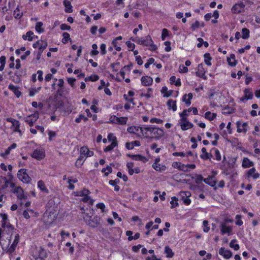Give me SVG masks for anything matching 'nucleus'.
<instances>
[{"label": "nucleus", "instance_id": "1", "mask_svg": "<svg viewBox=\"0 0 260 260\" xmlns=\"http://www.w3.org/2000/svg\"><path fill=\"white\" fill-rule=\"evenodd\" d=\"M140 131L143 136L150 139H159L164 135L163 129L153 125L142 126Z\"/></svg>", "mask_w": 260, "mask_h": 260}, {"label": "nucleus", "instance_id": "2", "mask_svg": "<svg viewBox=\"0 0 260 260\" xmlns=\"http://www.w3.org/2000/svg\"><path fill=\"white\" fill-rule=\"evenodd\" d=\"M131 40L133 42H135L140 45H142L145 46H149V49L150 51H155L157 49V46L154 44L151 38V37L149 35L144 37V38H131Z\"/></svg>", "mask_w": 260, "mask_h": 260}, {"label": "nucleus", "instance_id": "3", "mask_svg": "<svg viewBox=\"0 0 260 260\" xmlns=\"http://www.w3.org/2000/svg\"><path fill=\"white\" fill-rule=\"evenodd\" d=\"M47 46V43L44 40H39L33 44V47L38 49V51L34 52L36 59L38 60L40 59L41 54Z\"/></svg>", "mask_w": 260, "mask_h": 260}, {"label": "nucleus", "instance_id": "4", "mask_svg": "<svg viewBox=\"0 0 260 260\" xmlns=\"http://www.w3.org/2000/svg\"><path fill=\"white\" fill-rule=\"evenodd\" d=\"M18 178L23 183H28L31 180V178L26 173V170L25 169H20L17 173Z\"/></svg>", "mask_w": 260, "mask_h": 260}, {"label": "nucleus", "instance_id": "5", "mask_svg": "<svg viewBox=\"0 0 260 260\" xmlns=\"http://www.w3.org/2000/svg\"><path fill=\"white\" fill-rule=\"evenodd\" d=\"M39 112L38 111H36L33 114L24 117V120L25 122L27 123L30 126H32L34 125V123L39 118Z\"/></svg>", "mask_w": 260, "mask_h": 260}, {"label": "nucleus", "instance_id": "6", "mask_svg": "<svg viewBox=\"0 0 260 260\" xmlns=\"http://www.w3.org/2000/svg\"><path fill=\"white\" fill-rule=\"evenodd\" d=\"M245 5L242 2L235 4L232 8L231 11L233 14H240L244 12Z\"/></svg>", "mask_w": 260, "mask_h": 260}, {"label": "nucleus", "instance_id": "7", "mask_svg": "<svg viewBox=\"0 0 260 260\" xmlns=\"http://www.w3.org/2000/svg\"><path fill=\"white\" fill-rule=\"evenodd\" d=\"M7 121L12 124L11 129H12L14 132H18L20 136L22 135V132L20 129V124L19 121L10 117L7 118Z\"/></svg>", "mask_w": 260, "mask_h": 260}, {"label": "nucleus", "instance_id": "8", "mask_svg": "<svg viewBox=\"0 0 260 260\" xmlns=\"http://www.w3.org/2000/svg\"><path fill=\"white\" fill-rule=\"evenodd\" d=\"M0 216L2 218V226L3 228L7 227L9 230L12 231L14 230V227L10 223H7L8 216L6 214L1 213Z\"/></svg>", "mask_w": 260, "mask_h": 260}, {"label": "nucleus", "instance_id": "9", "mask_svg": "<svg viewBox=\"0 0 260 260\" xmlns=\"http://www.w3.org/2000/svg\"><path fill=\"white\" fill-rule=\"evenodd\" d=\"M216 175L215 172H212V175L207 178H204V182L212 187H215L217 183L215 176Z\"/></svg>", "mask_w": 260, "mask_h": 260}, {"label": "nucleus", "instance_id": "10", "mask_svg": "<svg viewBox=\"0 0 260 260\" xmlns=\"http://www.w3.org/2000/svg\"><path fill=\"white\" fill-rule=\"evenodd\" d=\"M110 120L112 123L123 125L126 124L127 120V118L117 117L116 116H112L111 117Z\"/></svg>", "mask_w": 260, "mask_h": 260}, {"label": "nucleus", "instance_id": "11", "mask_svg": "<svg viewBox=\"0 0 260 260\" xmlns=\"http://www.w3.org/2000/svg\"><path fill=\"white\" fill-rule=\"evenodd\" d=\"M45 152L43 149H37L34 151L31 156L38 160H41L45 157Z\"/></svg>", "mask_w": 260, "mask_h": 260}, {"label": "nucleus", "instance_id": "12", "mask_svg": "<svg viewBox=\"0 0 260 260\" xmlns=\"http://www.w3.org/2000/svg\"><path fill=\"white\" fill-rule=\"evenodd\" d=\"M13 192L14 193H16L17 197V198L20 200H26L27 199V196L24 194V191L23 189L20 186H18L16 187Z\"/></svg>", "mask_w": 260, "mask_h": 260}, {"label": "nucleus", "instance_id": "13", "mask_svg": "<svg viewBox=\"0 0 260 260\" xmlns=\"http://www.w3.org/2000/svg\"><path fill=\"white\" fill-rule=\"evenodd\" d=\"M237 132L238 133H246L247 131L248 123L247 122H244L242 124L240 121L237 122Z\"/></svg>", "mask_w": 260, "mask_h": 260}, {"label": "nucleus", "instance_id": "14", "mask_svg": "<svg viewBox=\"0 0 260 260\" xmlns=\"http://www.w3.org/2000/svg\"><path fill=\"white\" fill-rule=\"evenodd\" d=\"M219 254L226 259L230 258L232 255V253L230 250L225 249L223 247L219 249Z\"/></svg>", "mask_w": 260, "mask_h": 260}, {"label": "nucleus", "instance_id": "15", "mask_svg": "<svg viewBox=\"0 0 260 260\" xmlns=\"http://www.w3.org/2000/svg\"><path fill=\"white\" fill-rule=\"evenodd\" d=\"M2 180L0 181V189L3 190L7 188L10 183V180H8L5 177H1L0 178Z\"/></svg>", "mask_w": 260, "mask_h": 260}, {"label": "nucleus", "instance_id": "16", "mask_svg": "<svg viewBox=\"0 0 260 260\" xmlns=\"http://www.w3.org/2000/svg\"><path fill=\"white\" fill-rule=\"evenodd\" d=\"M221 233L222 235L228 234H230L232 231L231 226H227L225 223H222L220 225Z\"/></svg>", "mask_w": 260, "mask_h": 260}, {"label": "nucleus", "instance_id": "17", "mask_svg": "<svg viewBox=\"0 0 260 260\" xmlns=\"http://www.w3.org/2000/svg\"><path fill=\"white\" fill-rule=\"evenodd\" d=\"M141 82L144 86H149L152 84L153 79L149 76H143L141 78Z\"/></svg>", "mask_w": 260, "mask_h": 260}, {"label": "nucleus", "instance_id": "18", "mask_svg": "<svg viewBox=\"0 0 260 260\" xmlns=\"http://www.w3.org/2000/svg\"><path fill=\"white\" fill-rule=\"evenodd\" d=\"M247 176L248 177H252L254 179H256L259 177V174L256 172V170L254 168H252L248 171Z\"/></svg>", "mask_w": 260, "mask_h": 260}, {"label": "nucleus", "instance_id": "19", "mask_svg": "<svg viewBox=\"0 0 260 260\" xmlns=\"http://www.w3.org/2000/svg\"><path fill=\"white\" fill-rule=\"evenodd\" d=\"M127 156L134 160H140L144 162L147 161V159L141 155L139 154H128Z\"/></svg>", "mask_w": 260, "mask_h": 260}, {"label": "nucleus", "instance_id": "20", "mask_svg": "<svg viewBox=\"0 0 260 260\" xmlns=\"http://www.w3.org/2000/svg\"><path fill=\"white\" fill-rule=\"evenodd\" d=\"M198 77L203 78L204 79H206V77H204L205 74V71L203 68V65L201 63L198 65V71L196 73Z\"/></svg>", "mask_w": 260, "mask_h": 260}, {"label": "nucleus", "instance_id": "21", "mask_svg": "<svg viewBox=\"0 0 260 260\" xmlns=\"http://www.w3.org/2000/svg\"><path fill=\"white\" fill-rule=\"evenodd\" d=\"M189 194L190 193L189 192L182 191L180 192V194L182 197L183 203L186 205H189L191 203L190 200L187 198L188 194Z\"/></svg>", "mask_w": 260, "mask_h": 260}, {"label": "nucleus", "instance_id": "22", "mask_svg": "<svg viewBox=\"0 0 260 260\" xmlns=\"http://www.w3.org/2000/svg\"><path fill=\"white\" fill-rule=\"evenodd\" d=\"M141 145L140 142L139 141H134L132 142H127L125 144V147L128 149L131 150L133 149L134 147L136 146H140Z\"/></svg>", "mask_w": 260, "mask_h": 260}, {"label": "nucleus", "instance_id": "23", "mask_svg": "<svg viewBox=\"0 0 260 260\" xmlns=\"http://www.w3.org/2000/svg\"><path fill=\"white\" fill-rule=\"evenodd\" d=\"M254 163L250 161L247 157H244L242 161V166L244 168H247L253 166Z\"/></svg>", "mask_w": 260, "mask_h": 260}, {"label": "nucleus", "instance_id": "24", "mask_svg": "<svg viewBox=\"0 0 260 260\" xmlns=\"http://www.w3.org/2000/svg\"><path fill=\"white\" fill-rule=\"evenodd\" d=\"M38 187L43 193L46 194H48L49 193V190L46 187L43 181L40 180L38 182Z\"/></svg>", "mask_w": 260, "mask_h": 260}, {"label": "nucleus", "instance_id": "25", "mask_svg": "<svg viewBox=\"0 0 260 260\" xmlns=\"http://www.w3.org/2000/svg\"><path fill=\"white\" fill-rule=\"evenodd\" d=\"M141 127L140 126H131L127 128V131L129 133L136 135L138 137H140V136L138 134V132Z\"/></svg>", "mask_w": 260, "mask_h": 260}, {"label": "nucleus", "instance_id": "26", "mask_svg": "<svg viewBox=\"0 0 260 260\" xmlns=\"http://www.w3.org/2000/svg\"><path fill=\"white\" fill-rule=\"evenodd\" d=\"M173 166L175 168H178L179 170L184 172L189 171V170L186 169V166L185 165L182 164L179 162H176L175 164H173Z\"/></svg>", "mask_w": 260, "mask_h": 260}, {"label": "nucleus", "instance_id": "27", "mask_svg": "<svg viewBox=\"0 0 260 260\" xmlns=\"http://www.w3.org/2000/svg\"><path fill=\"white\" fill-rule=\"evenodd\" d=\"M167 106L169 109H172L173 111L177 110L176 102L173 100L170 99L167 102Z\"/></svg>", "mask_w": 260, "mask_h": 260}, {"label": "nucleus", "instance_id": "28", "mask_svg": "<svg viewBox=\"0 0 260 260\" xmlns=\"http://www.w3.org/2000/svg\"><path fill=\"white\" fill-rule=\"evenodd\" d=\"M9 89L12 90L17 97H19L21 95V91H19L18 87L13 84H10L9 85Z\"/></svg>", "mask_w": 260, "mask_h": 260}, {"label": "nucleus", "instance_id": "29", "mask_svg": "<svg viewBox=\"0 0 260 260\" xmlns=\"http://www.w3.org/2000/svg\"><path fill=\"white\" fill-rule=\"evenodd\" d=\"M192 98V94L191 93H189L188 94H184L183 96L182 100L187 106H189L191 104L190 100Z\"/></svg>", "mask_w": 260, "mask_h": 260}, {"label": "nucleus", "instance_id": "30", "mask_svg": "<svg viewBox=\"0 0 260 260\" xmlns=\"http://www.w3.org/2000/svg\"><path fill=\"white\" fill-rule=\"evenodd\" d=\"M100 224V217H95L92 220H90L88 224L93 228L96 227Z\"/></svg>", "mask_w": 260, "mask_h": 260}, {"label": "nucleus", "instance_id": "31", "mask_svg": "<svg viewBox=\"0 0 260 260\" xmlns=\"http://www.w3.org/2000/svg\"><path fill=\"white\" fill-rule=\"evenodd\" d=\"M63 5L64 6L66 9L65 11L67 13H71L73 12L72 6L71 5V2L67 0H64L63 1Z\"/></svg>", "mask_w": 260, "mask_h": 260}, {"label": "nucleus", "instance_id": "32", "mask_svg": "<svg viewBox=\"0 0 260 260\" xmlns=\"http://www.w3.org/2000/svg\"><path fill=\"white\" fill-rule=\"evenodd\" d=\"M192 178L194 179L196 183L198 184H200L202 182V181H204V178L201 175L197 174H195L193 175V176L192 177Z\"/></svg>", "mask_w": 260, "mask_h": 260}, {"label": "nucleus", "instance_id": "33", "mask_svg": "<svg viewBox=\"0 0 260 260\" xmlns=\"http://www.w3.org/2000/svg\"><path fill=\"white\" fill-rule=\"evenodd\" d=\"M193 127V124L189 121L181 123V128L183 131H185Z\"/></svg>", "mask_w": 260, "mask_h": 260}, {"label": "nucleus", "instance_id": "34", "mask_svg": "<svg viewBox=\"0 0 260 260\" xmlns=\"http://www.w3.org/2000/svg\"><path fill=\"white\" fill-rule=\"evenodd\" d=\"M244 96L247 100H251L253 98V95L250 89L246 88L244 91Z\"/></svg>", "mask_w": 260, "mask_h": 260}, {"label": "nucleus", "instance_id": "35", "mask_svg": "<svg viewBox=\"0 0 260 260\" xmlns=\"http://www.w3.org/2000/svg\"><path fill=\"white\" fill-rule=\"evenodd\" d=\"M153 168L157 171L162 172L165 171L166 167L164 166H160V164L154 163L152 165Z\"/></svg>", "mask_w": 260, "mask_h": 260}, {"label": "nucleus", "instance_id": "36", "mask_svg": "<svg viewBox=\"0 0 260 260\" xmlns=\"http://www.w3.org/2000/svg\"><path fill=\"white\" fill-rule=\"evenodd\" d=\"M211 151H214V159H216L218 161H219L221 159V156L220 155V153L219 151L216 148H213L212 149Z\"/></svg>", "mask_w": 260, "mask_h": 260}, {"label": "nucleus", "instance_id": "37", "mask_svg": "<svg viewBox=\"0 0 260 260\" xmlns=\"http://www.w3.org/2000/svg\"><path fill=\"white\" fill-rule=\"evenodd\" d=\"M216 116V114L215 113H211L209 111L206 112L205 114V117L209 120H213Z\"/></svg>", "mask_w": 260, "mask_h": 260}, {"label": "nucleus", "instance_id": "38", "mask_svg": "<svg viewBox=\"0 0 260 260\" xmlns=\"http://www.w3.org/2000/svg\"><path fill=\"white\" fill-rule=\"evenodd\" d=\"M204 61L205 63L208 65V66H211V57L210 56V54L208 53H206L204 54Z\"/></svg>", "mask_w": 260, "mask_h": 260}, {"label": "nucleus", "instance_id": "39", "mask_svg": "<svg viewBox=\"0 0 260 260\" xmlns=\"http://www.w3.org/2000/svg\"><path fill=\"white\" fill-rule=\"evenodd\" d=\"M227 60L230 66L234 67L236 65L237 61L235 60V55L234 54H232L231 55V58H228Z\"/></svg>", "mask_w": 260, "mask_h": 260}, {"label": "nucleus", "instance_id": "40", "mask_svg": "<svg viewBox=\"0 0 260 260\" xmlns=\"http://www.w3.org/2000/svg\"><path fill=\"white\" fill-rule=\"evenodd\" d=\"M165 252L168 257H172L174 255V253L172 249L168 246H166L165 247Z\"/></svg>", "mask_w": 260, "mask_h": 260}, {"label": "nucleus", "instance_id": "41", "mask_svg": "<svg viewBox=\"0 0 260 260\" xmlns=\"http://www.w3.org/2000/svg\"><path fill=\"white\" fill-rule=\"evenodd\" d=\"M242 35L241 37L244 39H247L249 37V30L246 28H243L242 30Z\"/></svg>", "mask_w": 260, "mask_h": 260}, {"label": "nucleus", "instance_id": "42", "mask_svg": "<svg viewBox=\"0 0 260 260\" xmlns=\"http://www.w3.org/2000/svg\"><path fill=\"white\" fill-rule=\"evenodd\" d=\"M33 35L34 33L32 31H29L26 34V35H23L22 38L25 40H28V41H32L33 39Z\"/></svg>", "mask_w": 260, "mask_h": 260}, {"label": "nucleus", "instance_id": "43", "mask_svg": "<svg viewBox=\"0 0 260 260\" xmlns=\"http://www.w3.org/2000/svg\"><path fill=\"white\" fill-rule=\"evenodd\" d=\"M201 151L202 152V154L200 155L201 158L204 160L208 159V153L207 152L206 148H202Z\"/></svg>", "mask_w": 260, "mask_h": 260}, {"label": "nucleus", "instance_id": "44", "mask_svg": "<svg viewBox=\"0 0 260 260\" xmlns=\"http://www.w3.org/2000/svg\"><path fill=\"white\" fill-rule=\"evenodd\" d=\"M43 23L42 22H39L36 23L35 28L37 31L38 32H43L44 31L43 28H42Z\"/></svg>", "mask_w": 260, "mask_h": 260}, {"label": "nucleus", "instance_id": "45", "mask_svg": "<svg viewBox=\"0 0 260 260\" xmlns=\"http://www.w3.org/2000/svg\"><path fill=\"white\" fill-rule=\"evenodd\" d=\"M117 145V142H112V143L110 145L107 146L104 149L105 152H109L113 150V149Z\"/></svg>", "mask_w": 260, "mask_h": 260}, {"label": "nucleus", "instance_id": "46", "mask_svg": "<svg viewBox=\"0 0 260 260\" xmlns=\"http://www.w3.org/2000/svg\"><path fill=\"white\" fill-rule=\"evenodd\" d=\"M63 39L62 40V43L66 44L68 41L70 39V34L67 32H64L62 34Z\"/></svg>", "mask_w": 260, "mask_h": 260}, {"label": "nucleus", "instance_id": "47", "mask_svg": "<svg viewBox=\"0 0 260 260\" xmlns=\"http://www.w3.org/2000/svg\"><path fill=\"white\" fill-rule=\"evenodd\" d=\"M177 201L178 199L175 197H173L172 198V201L170 202V204L171 205V208L172 209H173L178 206V203Z\"/></svg>", "mask_w": 260, "mask_h": 260}, {"label": "nucleus", "instance_id": "48", "mask_svg": "<svg viewBox=\"0 0 260 260\" xmlns=\"http://www.w3.org/2000/svg\"><path fill=\"white\" fill-rule=\"evenodd\" d=\"M112 172V168L109 166H108L106 168H103L102 170V172L103 173H105V175L106 176H108V175L111 173V172Z\"/></svg>", "mask_w": 260, "mask_h": 260}, {"label": "nucleus", "instance_id": "49", "mask_svg": "<svg viewBox=\"0 0 260 260\" xmlns=\"http://www.w3.org/2000/svg\"><path fill=\"white\" fill-rule=\"evenodd\" d=\"M236 242V239L232 240L230 243V246L235 250H238L240 247L238 244L235 243Z\"/></svg>", "mask_w": 260, "mask_h": 260}, {"label": "nucleus", "instance_id": "50", "mask_svg": "<svg viewBox=\"0 0 260 260\" xmlns=\"http://www.w3.org/2000/svg\"><path fill=\"white\" fill-rule=\"evenodd\" d=\"M81 120H83L84 121H87L88 120V118L82 114H80L79 117L76 118L75 122L78 123L81 122Z\"/></svg>", "mask_w": 260, "mask_h": 260}, {"label": "nucleus", "instance_id": "51", "mask_svg": "<svg viewBox=\"0 0 260 260\" xmlns=\"http://www.w3.org/2000/svg\"><path fill=\"white\" fill-rule=\"evenodd\" d=\"M41 87H39L38 88H30L29 90V95L30 96H34L36 93L39 92V91L40 90Z\"/></svg>", "mask_w": 260, "mask_h": 260}, {"label": "nucleus", "instance_id": "52", "mask_svg": "<svg viewBox=\"0 0 260 260\" xmlns=\"http://www.w3.org/2000/svg\"><path fill=\"white\" fill-rule=\"evenodd\" d=\"M14 15L15 18L16 19H20L23 14L22 13H19V9L18 7H17L15 10L14 12Z\"/></svg>", "mask_w": 260, "mask_h": 260}, {"label": "nucleus", "instance_id": "53", "mask_svg": "<svg viewBox=\"0 0 260 260\" xmlns=\"http://www.w3.org/2000/svg\"><path fill=\"white\" fill-rule=\"evenodd\" d=\"M92 48L93 50L91 52V55L92 56L98 55L99 53V51L97 50L98 46L95 44H94L92 45Z\"/></svg>", "mask_w": 260, "mask_h": 260}, {"label": "nucleus", "instance_id": "54", "mask_svg": "<svg viewBox=\"0 0 260 260\" xmlns=\"http://www.w3.org/2000/svg\"><path fill=\"white\" fill-rule=\"evenodd\" d=\"M203 230L205 232H208L210 230V227L208 226L209 222L207 220L203 221Z\"/></svg>", "mask_w": 260, "mask_h": 260}, {"label": "nucleus", "instance_id": "55", "mask_svg": "<svg viewBox=\"0 0 260 260\" xmlns=\"http://www.w3.org/2000/svg\"><path fill=\"white\" fill-rule=\"evenodd\" d=\"M108 139L109 141H112V142H117L116 137L112 133H110L108 135Z\"/></svg>", "mask_w": 260, "mask_h": 260}, {"label": "nucleus", "instance_id": "56", "mask_svg": "<svg viewBox=\"0 0 260 260\" xmlns=\"http://www.w3.org/2000/svg\"><path fill=\"white\" fill-rule=\"evenodd\" d=\"M242 216L240 215H237L236 216V224L238 225H241L243 224V221L241 220Z\"/></svg>", "mask_w": 260, "mask_h": 260}, {"label": "nucleus", "instance_id": "57", "mask_svg": "<svg viewBox=\"0 0 260 260\" xmlns=\"http://www.w3.org/2000/svg\"><path fill=\"white\" fill-rule=\"evenodd\" d=\"M88 152V148L86 146H83L80 149V153L85 156H87V152Z\"/></svg>", "mask_w": 260, "mask_h": 260}, {"label": "nucleus", "instance_id": "58", "mask_svg": "<svg viewBox=\"0 0 260 260\" xmlns=\"http://www.w3.org/2000/svg\"><path fill=\"white\" fill-rule=\"evenodd\" d=\"M169 35V31L166 28H164L161 34V39L165 40L167 36Z\"/></svg>", "mask_w": 260, "mask_h": 260}, {"label": "nucleus", "instance_id": "59", "mask_svg": "<svg viewBox=\"0 0 260 260\" xmlns=\"http://www.w3.org/2000/svg\"><path fill=\"white\" fill-rule=\"evenodd\" d=\"M117 176L119 178H122L124 181L126 182L127 181V177L125 175H122L120 172H118L117 173Z\"/></svg>", "mask_w": 260, "mask_h": 260}, {"label": "nucleus", "instance_id": "60", "mask_svg": "<svg viewBox=\"0 0 260 260\" xmlns=\"http://www.w3.org/2000/svg\"><path fill=\"white\" fill-rule=\"evenodd\" d=\"M179 71L180 73H187L188 72V68L184 65H180L179 68Z\"/></svg>", "mask_w": 260, "mask_h": 260}, {"label": "nucleus", "instance_id": "61", "mask_svg": "<svg viewBox=\"0 0 260 260\" xmlns=\"http://www.w3.org/2000/svg\"><path fill=\"white\" fill-rule=\"evenodd\" d=\"M46 253L44 250V249L42 248V247H40V251H39V256L40 257L43 258L46 256Z\"/></svg>", "mask_w": 260, "mask_h": 260}, {"label": "nucleus", "instance_id": "62", "mask_svg": "<svg viewBox=\"0 0 260 260\" xmlns=\"http://www.w3.org/2000/svg\"><path fill=\"white\" fill-rule=\"evenodd\" d=\"M17 245H14L13 244H12L11 246L8 249L7 251V253H12L14 252H15V248Z\"/></svg>", "mask_w": 260, "mask_h": 260}, {"label": "nucleus", "instance_id": "63", "mask_svg": "<svg viewBox=\"0 0 260 260\" xmlns=\"http://www.w3.org/2000/svg\"><path fill=\"white\" fill-rule=\"evenodd\" d=\"M200 26V23L199 21L197 20L194 23H192L191 28L192 30H195L197 28H199Z\"/></svg>", "mask_w": 260, "mask_h": 260}, {"label": "nucleus", "instance_id": "64", "mask_svg": "<svg viewBox=\"0 0 260 260\" xmlns=\"http://www.w3.org/2000/svg\"><path fill=\"white\" fill-rule=\"evenodd\" d=\"M112 44L115 47L116 51H119L121 50V47L118 45V43L116 42V40H113L112 42Z\"/></svg>", "mask_w": 260, "mask_h": 260}]
</instances>
